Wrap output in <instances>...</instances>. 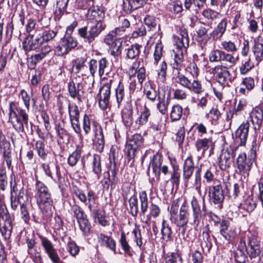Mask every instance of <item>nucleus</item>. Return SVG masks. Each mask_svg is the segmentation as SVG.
I'll return each mask as SVG.
<instances>
[{"label": "nucleus", "mask_w": 263, "mask_h": 263, "mask_svg": "<svg viewBox=\"0 0 263 263\" xmlns=\"http://www.w3.org/2000/svg\"><path fill=\"white\" fill-rule=\"evenodd\" d=\"M104 13L98 7L92 6L88 8L87 17L88 20H94L89 26L79 28L78 34L84 43L91 45L105 28L106 25L102 21Z\"/></svg>", "instance_id": "f257e3e1"}, {"label": "nucleus", "mask_w": 263, "mask_h": 263, "mask_svg": "<svg viewBox=\"0 0 263 263\" xmlns=\"http://www.w3.org/2000/svg\"><path fill=\"white\" fill-rule=\"evenodd\" d=\"M34 191L36 203L41 210L46 213L50 212L53 200L48 187L42 181L36 180Z\"/></svg>", "instance_id": "f03ea898"}, {"label": "nucleus", "mask_w": 263, "mask_h": 263, "mask_svg": "<svg viewBox=\"0 0 263 263\" xmlns=\"http://www.w3.org/2000/svg\"><path fill=\"white\" fill-rule=\"evenodd\" d=\"M28 115L14 102L9 103V122L18 132H24V125L28 126Z\"/></svg>", "instance_id": "7ed1b4c3"}, {"label": "nucleus", "mask_w": 263, "mask_h": 263, "mask_svg": "<svg viewBox=\"0 0 263 263\" xmlns=\"http://www.w3.org/2000/svg\"><path fill=\"white\" fill-rule=\"evenodd\" d=\"M238 154V156L236 159V164L238 173L241 175L243 176L244 178L248 177L249 175L252 164L256 158V147L252 146L248 157H247L245 153L239 151Z\"/></svg>", "instance_id": "20e7f679"}, {"label": "nucleus", "mask_w": 263, "mask_h": 263, "mask_svg": "<svg viewBox=\"0 0 263 263\" xmlns=\"http://www.w3.org/2000/svg\"><path fill=\"white\" fill-rule=\"evenodd\" d=\"M142 137L140 134H135L129 139L126 144L125 153L127 163L132 166L139 148L142 144Z\"/></svg>", "instance_id": "39448f33"}, {"label": "nucleus", "mask_w": 263, "mask_h": 263, "mask_svg": "<svg viewBox=\"0 0 263 263\" xmlns=\"http://www.w3.org/2000/svg\"><path fill=\"white\" fill-rule=\"evenodd\" d=\"M140 200V211L138 208V200L135 195L132 196L129 199V204L130 213L134 217H136L139 214L140 215H144L148 208V197L145 191L139 193Z\"/></svg>", "instance_id": "423d86ee"}, {"label": "nucleus", "mask_w": 263, "mask_h": 263, "mask_svg": "<svg viewBox=\"0 0 263 263\" xmlns=\"http://www.w3.org/2000/svg\"><path fill=\"white\" fill-rule=\"evenodd\" d=\"M212 71L216 76L217 82L223 86H230L236 78L235 76L231 74L227 67L222 65L215 66Z\"/></svg>", "instance_id": "0eeeda50"}, {"label": "nucleus", "mask_w": 263, "mask_h": 263, "mask_svg": "<svg viewBox=\"0 0 263 263\" xmlns=\"http://www.w3.org/2000/svg\"><path fill=\"white\" fill-rule=\"evenodd\" d=\"M12 220L6 208L0 207V231L4 238L9 239L12 234Z\"/></svg>", "instance_id": "6e6552de"}, {"label": "nucleus", "mask_w": 263, "mask_h": 263, "mask_svg": "<svg viewBox=\"0 0 263 263\" xmlns=\"http://www.w3.org/2000/svg\"><path fill=\"white\" fill-rule=\"evenodd\" d=\"M238 146H230L223 150L219 158V166L221 170L230 167L235 156L238 153Z\"/></svg>", "instance_id": "1a4fd4ad"}, {"label": "nucleus", "mask_w": 263, "mask_h": 263, "mask_svg": "<svg viewBox=\"0 0 263 263\" xmlns=\"http://www.w3.org/2000/svg\"><path fill=\"white\" fill-rule=\"evenodd\" d=\"M209 59L211 62H224L231 65L236 62V59L232 54L218 49H213L210 52Z\"/></svg>", "instance_id": "9d476101"}, {"label": "nucleus", "mask_w": 263, "mask_h": 263, "mask_svg": "<svg viewBox=\"0 0 263 263\" xmlns=\"http://www.w3.org/2000/svg\"><path fill=\"white\" fill-rule=\"evenodd\" d=\"M111 82L104 84L99 89L98 95L99 97V105L100 107L103 109H106L109 103L111 96Z\"/></svg>", "instance_id": "9b49d317"}, {"label": "nucleus", "mask_w": 263, "mask_h": 263, "mask_svg": "<svg viewBox=\"0 0 263 263\" xmlns=\"http://www.w3.org/2000/svg\"><path fill=\"white\" fill-rule=\"evenodd\" d=\"M39 238L41 240V245L53 263H62L57 250L51 241L42 235H39Z\"/></svg>", "instance_id": "f8f14e48"}, {"label": "nucleus", "mask_w": 263, "mask_h": 263, "mask_svg": "<svg viewBox=\"0 0 263 263\" xmlns=\"http://www.w3.org/2000/svg\"><path fill=\"white\" fill-rule=\"evenodd\" d=\"M77 45V40L70 35L62 39L60 45L56 48V51L58 55H63L68 53Z\"/></svg>", "instance_id": "ddd939ff"}, {"label": "nucleus", "mask_w": 263, "mask_h": 263, "mask_svg": "<svg viewBox=\"0 0 263 263\" xmlns=\"http://www.w3.org/2000/svg\"><path fill=\"white\" fill-rule=\"evenodd\" d=\"M248 246V254L251 259L255 258L260 255V243L257 237L254 235L249 237Z\"/></svg>", "instance_id": "4468645a"}, {"label": "nucleus", "mask_w": 263, "mask_h": 263, "mask_svg": "<svg viewBox=\"0 0 263 263\" xmlns=\"http://www.w3.org/2000/svg\"><path fill=\"white\" fill-rule=\"evenodd\" d=\"M250 123L248 121L243 122L235 132V137L238 146H245L248 136Z\"/></svg>", "instance_id": "2eb2a0df"}, {"label": "nucleus", "mask_w": 263, "mask_h": 263, "mask_svg": "<svg viewBox=\"0 0 263 263\" xmlns=\"http://www.w3.org/2000/svg\"><path fill=\"white\" fill-rule=\"evenodd\" d=\"M250 118L255 130H258L263 121V108L256 106L250 113Z\"/></svg>", "instance_id": "dca6fc26"}, {"label": "nucleus", "mask_w": 263, "mask_h": 263, "mask_svg": "<svg viewBox=\"0 0 263 263\" xmlns=\"http://www.w3.org/2000/svg\"><path fill=\"white\" fill-rule=\"evenodd\" d=\"M97 239L98 242L101 247L110 250L115 254L117 253L116 242L111 236L100 233L98 235Z\"/></svg>", "instance_id": "f3484780"}, {"label": "nucleus", "mask_w": 263, "mask_h": 263, "mask_svg": "<svg viewBox=\"0 0 263 263\" xmlns=\"http://www.w3.org/2000/svg\"><path fill=\"white\" fill-rule=\"evenodd\" d=\"M209 196L211 200L215 204H219L222 202L224 196L221 185H213L209 188Z\"/></svg>", "instance_id": "a211bd4d"}, {"label": "nucleus", "mask_w": 263, "mask_h": 263, "mask_svg": "<svg viewBox=\"0 0 263 263\" xmlns=\"http://www.w3.org/2000/svg\"><path fill=\"white\" fill-rule=\"evenodd\" d=\"M14 30V25L12 22L8 23L6 27L5 37L3 39V33L4 31V23L3 21L0 22V43L4 42V44L7 45L10 43L12 38Z\"/></svg>", "instance_id": "6ab92c4d"}, {"label": "nucleus", "mask_w": 263, "mask_h": 263, "mask_svg": "<svg viewBox=\"0 0 263 263\" xmlns=\"http://www.w3.org/2000/svg\"><path fill=\"white\" fill-rule=\"evenodd\" d=\"M172 57H173L171 65L173 69V74L174 77L180 78V69L181 68V51L178 50H172Z\"/></svg>", "instance_id": "aec40b11"}, {"label": "nucleus", "mask_w": 263, "mask_h": 263, "mask_svg": "<svg viewBox=\"0 0 263 263\" xmlns=\"http://www.w3.org/2000/svg\"><path fill=\"white\" fill-rule=\"evenodd\" d=\"M179 199L174 201L170 210L171 220L179 228L181 224V208L179 209Z\"/></svg>", "instance_id": "412c9836"}, {"label": "nucleus", "mask_w": 263, "mask_h": 263, "mask_svg": "<svg viewBox=\"0 0 263 263\" xmlns=\"http://www.w3.org/2000/svg\"><path fill=\"white\" fill-rule=\"evenodd\" d=\"M68 92L70 97L73 99L77 98L79 101H81V97L83 94V85L78 83L75 84L73 81L68 83Z\"/></svg>", "instance_id": "4be33fe9"}, {"label": "nucleus", "mask_w": 263, "mask_h": 263, "mask_svg": "<svg viewBox=\"0 0 263 263\" xmlns=\"http://www.w3.org/2000/svg\"><path fill=\"white\" fill-rule=\"evenodd\" d=\"M147 0H123V9L127 13L142 7Z\"/></svg>", "instance_id": "5701e85b"}, {"label": "nucleus", "mask_w": 263, "mask_h": 263, "mask_svg": "<svg viewBox=\"0 0 263 263\" xmlns=\"http://www.w3.org/2000/svg\"><path fill=\"white\" fill-rule=\"evenodd\" d=\"M252 50L257 63L263 60V37L259 36L255 40V44Z\"/></svg>", "instance_id": "b1692460"}, {"label": "nucleus", "mask_w": 263, "mask_h": 263, "mask_svg": "<svg viewBox=\"0 0 263 263\" xmlns=\"http://www.w3.org/2000/svg\"><path fill=\"white\" fill-rule=\"evenodd\" d=\"M192 79H189V78L182 76V85L188 88L190 90H193L196 93H200L203 91L201 84L199 81L195 80L191 82Z\"/></svg>", "instance_id": "393cba45"}, {"label": "nucleus", "mask_w": 263, "mask_h": 263, "mask_svg": "<svg viewBox=\"0 0 263 263\" xmlns=\"http://www.w3.org/2000/svg\"><path fill=\"white\" fill-rule=\"evenodd\" d=\"M182 65H183L185 70V75L183 76L190 79L198 75V69L195 63L182 60Z\"/></svg>", "instance_id": "a878e982"}, {"label": "nucleus", "mask_w": 263, "mask_h": 263, "mask_svg": "<svg viewBox=\"0 0 263 263\" xmlns=\"http://www.w3.org/2000/svg\"><path fill=\"white\" fill-rule=\"evenodd\" d=\"M40 46L41 45L34 40L33 34L26 36L22 43V48L26 52L39 49Z\"/></svg>", "instance_id": "bb28decb"}, {"label": "nucleus", "mask_w": 263, "mask_h": 263, "mask_svg": "<svg viewBox=\"0 0 263 263\" xmlns=\"http://www.w3.org/2000/svg\"><path fill=\"white\" fill-rule=\"evenodd\" d=\"M133 110L131 105L127 104L121 111L122 120L126 126L130 127L133 123Z\"/></svg>", "instance_id": "cd10ccee"}, {"label": "nucleus", "mask_w": 263, "mask_h": 263, "mask_svg": "<svg viewBox=\"0 0 263 263\" xmlns=\"http://www.w3.org/2000/svg\"><path fill=\"white\" fill-rule=\"evenodd\" d=\"M115 97L118 107H119L121 103L128 97V93L123 83L120 81L115 89Z\"/></svg>", "instance_id": "c85d7f7f"}, {"label": "nucleus", "mask_w": 263, "mask_h": 263, "mask_svg": "<svg viewBox=\"0 0 263 263\" xmlns=\"http://www.w3.org/2000/svg\"><path fill=\"white\" fill-rule=\"evenodd\" d=\"M90 168L92 172L97 176L99 179L102 172V166L101 162V157L97 154H94L91 160Z\"/></svg>", "instance_id": "c756f323"}, {"label": "nucleus", "mask_w": 263, "mask_h": 263, "mask_svg": "<svg viewBox=\"0 0 263 263\" xmlns=\"http://www.w3.org/2000/svg\"><path fill=\"white\" fill-rule=\"evenodd\" d=\"M150 116L149 109L146 105H144L143 109L140 112L139 116L135 121L136 124L138 125V127L145 125L148 122Z\"/></svg>", "instance_id": "7c9ffc66"}, {"label": "nucleus", "mask_w": 263, "mask_h": 263, "mask_svg": "<svg viewBox=\"0 0 263 263\" xmlns=\"http://www.w3.org/2000/svg\"><path fill=\"white\" fill-rule=\"evenodd\" d=\"M91 216L95 221L98 220L99 223L103 227L109 224L108 221L106 219L105 212L102 210L99 209L94 210L92 211Z\"/></svg>", "instance_id": "2f4dec72"}, {"label": "nucleus", "mask_w": 263, "mask_h": 263, "mask_svg": "<svg viewBox=\"0 0 263 263\" xmlns=\"http://www.w3.org/2000/svg\"><path fill=\"white\" fill-rule=\"evenodd\" d=\"M212 144V138L198 139L196 142V147L198 152H201L202 154H204Z\"/></svg>", "instance_id": "473e14b6"}, {"label": "nucleus", "mask_w": 263, "mask_h": 263, "mask_svg": "<svg viewBox=\"0 0 263 263\" xmlns=\"http://www.w3.org/2000/svg\"><path fill=\"white\" fill-rule=\"evenodd\" d=\"M98 133H96V139L95 142V146L96 150L101 153L103 152L104 147L105 141L104 139V135L101 127H99V129L97 130Z\"/></svg>", "instance_id": "72a5a7b5"}, {"label": "nucleus", "mask_w": 263, "mask_h": 263, "mask_svg": "<svg viewBox=\"0 0 263 263\" xmlns=\"http://www.w3.org/2000/svg\"><path fill=\"white\" fill-rule=\"evenodd\" d=\"M99 65L98 74L102 77L104 74H107L110 71L109 63L105 58H102L98 61Z\"/></svg>", "instance_id": "f704fd0d"}, {"label": "nucleus", "mask_w": 263, "mask_h": 263, "mask_svg": "<svg viewBox=\"0 0 263 263\" xmlns=\"http://www.w3.org/2000/svg\"><path fill=\"white\" fill-rule=\"evenodd\" d=\"M194 170V163L192 158L189 157L184 161L183 166V174L185 179L190 178Z\"/></svg>", "instance_id": "c9c22d12"}, {"label": "nucleus", "mask_w": 263, "mask_h": 263, "mask_svg": "<svg viewBox=\"0 0 263 263\" xmlns=\"http://www.w3.org/2000/svg\"><path fill=\"white\" fill-rule=\"evenodd\" d=\"M141 46L138 44L132 45L127 48L126 51V57L129 59H135L139 57Z\"/></svg>", "instance_id": "e433bc0d"}, {"label": "nucleus", "mask_w": 263, "mask_h": 263, "mask_svg": "<svg viewBox=\"0 0 263 263\" xmlns=\"http://www.w3.org/2000/svg\"><path fill=\"white\" fill-rule=\"evenodd\" d=\"M119 243L125 254L130 257H132L133 256V251H132V248L128 243L125 234L124 232H122L121 234Z\"/></svg>", "instance_id": "4c0bfd02"}, {"label": "nucleus", "mask_w": 263, "mask_h": 263, "mask_svg": "<svg viewBox=\"0 0 263 263\" xmlns=\"http://www.w3.org/2000/svg\"><path fill=\"white\" fill-rule=\"evenodd\" d=\"M122 41L121 39L118 38L114 42L109 45L110 46V54L115 57L118 56L121 53V46Z\"/></svg>", "instance_id": "58836bf2"}, {"label": "nucleus", "mask_w": 263, "mask_h": 263, "mask_svg": "<svg viewBox=\"0 0 263 263\" xmlns=\"http://www.w3.org/2000/svg\"><path fill=\"white\" fill-rule=\"evenodd\" d=\"M162 161V157L160 155H156L154 156L152 161V166L153 167V172L158 176H159L160 173Z\"/></svg>", "instance_id": "ea45409f"}, {"label": "nucleus", "mask_w": 263, "mask_h": 263, "mask_svg": "<svg viewBox=\"0 0 263 263\" xmlns=\"http://www.w3.org/2000/svg\"><path fill=\"white\" fill-rule=\"evenodd\" d=\"M81 148L77 147L68 158V163L71 166H75L81 157Z\"/></svg>", "instance_id": "a19ab883"}, {"label": "nucleus", "mask_w": 263, "mask_h": 263, "mask_svg": "<svg viewBox=\"0 0 263 263\" xmlns=\"http://www.w3.org/2000/svg\"><path fill=\"white\" fill-rule=\"evenodd\" d=\"M69 0H58L57 2V9L55 11L56 15L61 16L66 11Z\"/></svg>", "instance_id": "79ce46f5"}, {"label": "nucleus", "mask_w": 263, "mask_h": 263, "mask_svg": "<svg viewBox=\"0 0 263 263\" xmlns=\"http://www.w3.org/2000/svg\"><path fill=\"white\" fill-rule=\"evenodd\" d=\"M35 148L37 155L42 159L45 160L47 156L46 151L45 150V145L42 140H39L35 142Z\"/></svg>", "instance_id": "37998d69"}, {"label": "nucleus", "mask_w": 263, "mask_h": 263, "mask_svg": "<svg viewBox=\"0 0 263 263\" xmlns=\"http://www.w3.org/2000/svg\"><path fill=\"white\" fill-rule=\"evenodd\" d=\"M110 179L111 182V189H114L116 187L118 183L119 179L117 177L118 169L114 164L110 168Z\"/></svg>", "instance_id": "c03bdc74"}, {"label": "nucleus", "mask_w": 263, "mask_h": 263, "mask_svg": "<svg viewBox=\"0 0 263 263\" xmlns=\"http://www.w3.org/2000/svg\"><path fill=\"white\" fill-rule=\"evenodd\" d=\"M202 15L209 21L219 19L221 17V14L219 12L210 9L203 10Z\"/></svg>", "instance_id": "a18cd8bd"}, {"label": "nucleus", "mask_w": 263, "mask_h": 263, "mask_svg": "<svg viewBox=\"0 0 263 263\" xmlns=\"http://www.w3.org/2000/svg\"><path fill=\"white\" fill-rule=\"evenodd\" d=\"M221 45L222 49L228 52L234 53L238 50L235 43L230 40L222 41Z\"/></svg>", "instance_id": "49530a36"}, {"label": "nucleus", "mask_w": 263, "mask_h": 263, "mask_svg": "<svg viewBox=\"0 0 263 263\" xmlns=\"http://www.w3.org/2000/svg\"><path fill=\"white\" fill-rule=\"evenodd\" d=\"M68 112L70 120L79 119L80 112L78 107L74 104H69Z\"/></svg>", "instance_id": "de8ad7c7"}, {"label": "nucleus", "mask_w": 263, "mask_h": 263, "mask_svg": "<svg viewBox=\"0 0 263 263\" xmlns=\"http://www.w3.org/2000/svg\"><path fill=\"white\" fill-rule=\"evenodd\" d=\"M234 259L236 263H249L247 256L240 249H238L235 252Z\"/></svg>", "instance_id": "09e8293b"}, {"label": "nucleus", "mask_w": 263, "mask_h": 263, "mask_svg": "<svg viewBox=\"0 0 263 263\" xmlns=\"http://www.w3.org/2000/svg\"><path fill=\"white\" fill-rule=\"evenodd\" d=\"M254 67V64L251 62L250 58H248L242 61L241 65L240 66L239 70L242 74H246Z\"/></svg>", "instance_id": "8fccbe9b"}, {"label": "nucleus", "mask_w": 263, "mask_h": 263, "mask_svg": "<svg viewBox=\"0 0 263 263\" xmlns=\"http://www.w3.org/2000/svg\"><path fill=\"white\" fill-rule=\"evenodd\" d=\"M256 206V203L253 200L252 196H249L245 200L243 204V208L247 211L250 212L253 211Z\"/></svg>", "instance_id": "3c124183"}, {"label": "nucleus", "mask_w": 263, "mask_h": 263, "mask_svg": "<svg viewBox=\"0 0 263 263\" xmlns=\"http://www.w3.org/2000/svg\"><path fill=\"white\" fill-rule=\"evenodd\" d=\"M144 91L146 96V97L149 100L153 101L155 100L157 96V93L155 89L152 87L151 84L145 86Z\"/></svg>", "instance_id": "603ef678"}, {"label": "nucleus", "mask_w": 263, "mask_h": 263, "mask_svg": "<svg viewBox=\"0 0 263 263\" xmlns=\"http://www.w3.org/2000/svg\"><path fill=\"white\" fill-rule=\"evenodd\" d=\"M81 230L84 233L87 234L90 232L91 226L88 220L84 217L78 220Z\"/></svg>", "instance_id": "864d4df0"}, {"label": "nucleus", "mask_w": 263, "mask_h": 263, "mask_svg": "<svg viewBox=\"0 0 263 263\" xmlns=\"http://www.w3.org/2000/svg\"><path fill=\"white\" fill-rule=\"evenodd\" d=\"M241 115V112L235 107L230 108L226 114V120L231 123L233 119H237Z\"/></svg>", "instance_id": "5fc2aeb1"}, {"label": "nucleus", "mask_w": 263, "mask_h": 263, "mask_svg": "<svg viewBox=\"0 0 263 263\" xmlns=\"http://www.w3.org/2000/svg\"><path fill=\"white\" fill-rule=\"evenodd\" d=\"M67 250L70 254L75 257L80 252V248L74 241H69L67 245Z\"/></svg>", "instance_id": "6e6d98bb"}, {"label": "nucleus", "mask_w": 263, "mask_h": 263, "mask_svg": "<svg viewBox=\"0 0 263 263\" xmlns=\"http://www.w3.org/2000/svg\"><path fill=\"white\" fill-rule=\"evenodd\" d=\"M163 45L161 42L156 44L155 46L154 57L155 64H157L160 60L163 53Z\"/></svg>", "instance_id": "4d7b16f0"}, {"label": "nucleus", "mask_w": 263, "mask_h": 263, "mask_svg": "<svg viewBox=\"0 0 263 263\" xmlns=\"http://www.w3.org/2000/svg\"><path fill=\"white\" fill-rule=\"evenodd\" d=\"M171 118L173 121H178L181 118V106L179 104L173 106Z\"/></svg>", "instance_id": "13d9d810"}, {"label": "nucleus", "mask_w": 263, "mask_h": 263, "mask_svg": "<svg viewBox=\"0 0 263 263\" xmlns=\"http://www.w3.org/2000/svg\"><path fill=\"white\" fill-rule=\"evenodd\" d=\"M36 22L35 20L30 18L28 20L27 24L26 25V30L28 35L33 34L35 30H40L36 28Z\"/></svg>", "instance_id": "bf43d9fd"}, {"label": "nucleus", "mask_w": 263, "mask_h": 263, "mask_svg": "<svg viewBox=\"0 0 263 263\" xmlns=\"http://www.w3.org/2000/svg\"><path fill=\"white\" fill-rule=\"evenodd\" d=\"M161 234L162 238L164 240L167 241L171 239V236L172 234L171 228L167 225L165 224L164 221H163L162 223Z\"/></svg>", "instance_id": "052dcab7"}, {"label": "nucleus", "mask_w": 263, "mask_h": 263, "mask_svg": "<svg viewBox=\"0 0 263 263\" xmlns=\"http://www.w3.org/2000/svg\"><path fill=\"white\" fill-rule=\"evenodd\" d=\"M171 2L172 5V7L171 8V11L178 15L179 17L181 16V1L171 0Z\"/></svg>", "instance_id": "680f3d73"}, {"label": "nucleus", "mask_w": 263, "mask_h": 263, "mask_svg": "<svg viewBox=\"0 0 263 263\" xmlns=\"http://www.w3.org/2000/svg\"><path fill=\"white\" fill-rule=\"evenodd\" d=\"M44 42H47L53 39L57 34V32L51 30H45L41 32Z\"/></svg>", "instance_id": "e2e57ef3"}, {"label": "nucleus", "mask_w": 263, "mask_h": 263, "mask_svg": "<svg viewBox=\"0 0 263 263\" xmlns=\"http://www.w3.org/2000/svg\"><path fill=\"white\" fill-rule=\"evenodd\" d=\"M237 234L235 229L230 228L222 236L227 241L232 242L237 236Z\"/></svg>", "instance_id": "0e129e2a"}, {"label": "nucleus", "mask_w": 263, "mask_h": 263, "mask_svg": "<svg viewBox=\"0 0 263 263\" xmlns=\"http://www.w3.org/2000/svg\"><path fill=\"white\" fill-rule=\"evenodd\" d=\"M20 212L22 219L25 223H28L30 219V216L28 209L25 204H21Z\"/></svg>", "instance_id": "69168bd1"}, {"label": "nucleus", "mask_w": 263, "mask_h": 263, "mask_svg": "<svg viewBox=\"0 0 263 263\" xmlns=\"http://www.w3.org/2000/svg\"><path fill=\"white\" fill-rule=\"evenodd\" d=\"M242 84L245 85L248 90L253 89L255 86V81L253 78L249 77L244 78L242 81Z\"/></svg>", "instance_id": "338daca9"}, {"label": "nucleus", "mask_w": 263, "mask_h": 263, "mask_svg": "<svg viewBox=\"0 0 263 263\" xmlns=\"http://www.w3.org/2000/svg\"><path fill=\"white\" fill-rule=\"evenodd\" d=\"M210 114L211 115V119L213 123L216 124L218 120L221 117V113L219 109L217 107H213L210 111Z\"/></svg>", "instance_id": "774afa93"}]
</instances>
